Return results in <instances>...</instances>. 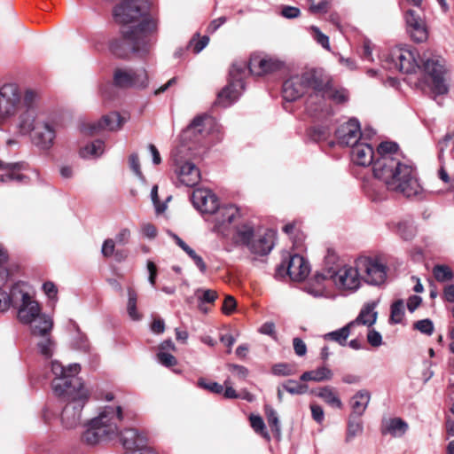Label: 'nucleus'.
Listing matches in <instances>:
<instances>
[{
    "label": "nucleus",
    "mask_w": 454,
    "mask_h": 454,
    "mask_svg": "<svg viewBox=\"0 0 454 454\" xmlns=\"http://www.w3.org/2000/svg\"><path fill=\"white\" fill-rule=\"evenodd\" d=\"M27 325H30L31 333L34 336L41 337L51 333L53 327V320L51 317L42 314Z\"/></svg>",
    "instance_id": "32"
},
{
    "label": "nucleus",
    "mask_w": 454,
    "mask_h": 454,
    "mask_svg": "<svg viewBox=\"0 0 454 454\" xmlns=\"http://www.w3.org/2000/svg\"><path fill=\"white\" fill-rule=\"evenodd\" d=\"M423 70L433 81V90L437 95L448 92L445 75L449 72L445 59L434 55L427 59L423 63Z\"/></svg>",
    "instance_id": "12"
},
{
    "label": "nucleus",
    "mask_w": 454,
    "mask_h": 454,
    "mask_svg": "<svg viewBox=\"0 0 454 454\" xmlns=\"http://www.w3.org/2000/svg\"><path fill=\"white\" fill-rule=\"evenodd\" d=\"M408 430V424L400 418L390 419L386 421L382 434H389L394 437L403 436Z\"/></svg>",
    "instance_id": "34"
},
{
    "label": "nucleus",
    "mask_w": 454,
    "mask_h": 454,
    "mask_svg": "<svg viewBox=\"0 0 454 454\" xmlns=\"http://www.w3.org/2000/svg\"><path fill=\"white\" fill-rule=\"evenodd\" d=\"M311 30L315 33L317 42L325 49L330 50L329 37L324 35L317 27H311Z\"/></svg>",
    "instance_id": "61"
},
{
    "label": "nucleus",
    "mask_w": 454,
    "mask_h": 454,
    "mask_svg": "<svg viewBox=\"0 0 454 454\" xmlns=\"http://www.w3.org/2000/svg\"><path fill=\"white\" fill-rule=\"evenodd\" d=\"M371 401V393L366 389L357 391L350 399L352 413L350 416L361 417Z\"/></svg>",
    "instance_id": "30"
},
{
    "label": "nucleus",
    "mask_w": 454,
    "mask_h": 454,
    "mask_svg": "<svg viewBox=\"0 0 454 454\" xmlns=\"http://www.w3.org/2000/svg\"><path fill=\"white\" fill-rule=\"evenodd\" d=\"M322 85L321 71L316 69L292 75L283 83V98L288 102L295 101L306 93L316 94L317 89Z\"/></svg>",
    "instance_id": "6"
},
{
    "label": "nucleus",
    "mask_w": 454,
    "mask_h": 454,
    "mask_svg": "<svg viewBox=\"0 0 454 454\" xmlns=\"http://www.w3.org/2000/svg\"><path fill=\"white\" fill-rule=\"evenodd\" d=\"M22 109L21 96L16 84L6 83L0 88V120L18 115Z\"/></svg>",
    "instance_id": "14"
},
{
    "label": "nucleus",
    "mask_w": 454,
    "mask_h": 454,
    "mask_svg": "<svg viewBox=\"0 0 454 454\" xmlns=\"http://www.w3.org/2000/svg\"><path fill=\"white\" fill-rule=\"evenodd\" d=\"M130 236V230L128 228H122L116 233L114 239H113L116 242V244L125 246L129 243Z\"/></svg>",
    "instance_id": "58"
},
{
    "label": "nucleus",
    "mask_w": 454,
    "mask_h": 454,
    "mask_svg": "<svg viewBox=\"0 0 454 454\" xmlns=\"http://www.w3.org/2000/svg\"><path fill=\"white\" fill-rule=\"evenodd\" d=\"M376 306V302L366 303L360 310L356 318L349 322L352 327L356 325H366L369 327L373 325L378 316V313L375 311Z\"/></svg>",
    "instance_id": "31"
},
{
    "label": "nucleus",
    "mask_w": 454,
    "mask_h": 454,
    "mask_svg": "<svg viewBox=\"0 0 454 454\" xmlns=\"http://www.w3.org/2000/svg\"><path fill=\"white\" fill-rule=\"evenodd\" d=\"M404 316V305L402 300L395 301L391 306L390 320L395 324L402 322Z\"/></svg>",
    "instance_id": "46"
},
{
    "label": "nucleus",
    "mask_w": 454,
    "mask_h": 454,
    "mask_svg": "<svg viewBox=\"0 0 454 454\" xmlns=\"http://www.w3.org/2000/svg\"><path fill=\"white\" fill-rule=\"evenodd\" d=\"M327 6L328 0H310L309 10L313 13L325 12Z\"/></svg>",
    "instance_id": "59"
},
{
    "label": "nucleus",
    "mask_w": 454,
    "mask_h": 454,
    "mask_svg": "<svg viewBox=\"0 0 454 454\" xmlns=\"http://www.w3.org/2000/svg\"><path fill=\"white\" fill-rule=\"evenodd\" d=\"M185 150V146L182 145L172 153L175 164L177 166L176 174L179 181L185 186H194L200 180V172L194 163L190 161L183 162L179 153Z\"/></svg>",
    "instance_id": "18"
},
{
    "label": "nucleus",
    "mask_w": 454,
    "mask_h": 454,
    "mask_svg": "<svg viewBox=\"0 0 454 454\" xmlns=\"http://www.w3.org/2000/svg\"><path fill=\"white\" fill-rule=\"evenodd\" d=\"M407 30L411 37L418 43L423 42L427 37L426 25L420 15L414 10H408L405 14Z\"/></svg>",
    "instance_id": "24"
},
{
    "label": "nucleus",
    "mask_w": 454,
    "mask_h": 454,
    "mask_svg": "<svg viewBox=\"0 0 454 454\" xmlns=\"http://www.w3.org/2000/svg\"><path fill=\"white\" fill-rule=\"evenodd\" d=\"M273 247V234L269 231L263 235L254 237L247 248L254 254L266 255L272 250Z\"/></svg>",
    "instance_id": "29"
},
{
    "label": "nucleus",
    "mask_w": 454,
    "mask_h": 454,
    "mask_svg": "<svg viewBox=\"0 0 454 454\" xmlns=\"http://www.w3.org/2000/svg\"><path fill=\"white\" fill-rule=\"evenodd\" d=\"M214 214V231L226 236V229L239 216V209L234 205H225L223 207L218 205V208Z\"/></svg>",
    "instance_id": "22"
},
{
    "label": "nucleus",
    "mask_w": 454,
    "mask_h": 454,
    "mask_svg": "<svg viewBox=\"0 0 454 454\" xmlns=\"http://www.w3.org/2000/svg\"><path fill=\"white\" fill-rule=\"evenodd\" d=\"M186 254L193 260L194 263L199 268V270L202 273H205L207 270V265L204 262L202 257L197 254V253L192 248H190V250H188Z\"/></svg>",
    "instance_id": "63"
},
{
    "label": "nucleus",
    "mask_w": 454,
    "mask_h": 454,
    "mask_svg": "<svg viewBox=\"0 0 454 454\" xmlns=\"http://www.w3.org/2000/svg\"><path fill=\"white\" fill-rule=\"evenodd\" d=\"M418 53L411 47L400 46L393 49L385 60L387 69H394L404 74H411L419 67Z\"/></svg>",
    "instance_id": "9"
},
{
    "label": "nucleus",
    "mask_w": 454,
    "mask_h": 454,
    "mask_svg": "<svg viewBox=\"0 0 454 454\" xmlns=\"http://www.w3.org/2000/svg\"><path fill=\"white\" fill-rule=\"evenodd\" d=\"M397 150H398V145L396 143L382 142L378 146L377 153H378L379 157H381V156L399 157Z\"/></svg>",
    "instance_id": "43"
},
{
    "label": "nucleus",
    "mask_w": 454,
    "mask_h": 454,
    "mask_svg": "<svg viewBox=\"0 0 454 454\" xmlns=\"http://www.w3.org/2000/svg\"><path fill=\"white\" fill-rule=\"evenodd\" d=\"M310 271L309 262L301 255L294 254L289 260L277 268V273L283 275L285 272L293 281H301L307 278Z\"/></svg>",
    "instance_id": "19"
},
{
    "label": "nucleus",
    "mask_w": 454,
    "mask_h": 454,
    "mask_svg": "<svg viewBox=\"0 0 454 454\" xmlns=\"http://www.w3.org/2000/svg\"><path fill=\"white\" fill-rule=\"evenodd\" d=\"M39 95L33 90H27L23 99L21 98L22 109L17 119L16 128L22 135L28 134L32 129V122L37 118V105Z\"/></svg>",
    "instance_id": "13"
},
{
    "label": "nucleus",
    "mask_w": 454,
    "mask_h": 454,
    "mask_svg": "<svg viewBox=\"0 0 454 454\" xmlns=\"http://www.w3.org/2000/svg\"><path fill=\"white\" fill-rule=\"evenodd\" d=\"M9 277L8 270L4 268L0 269V312H6L11 306H14L18 302V294H20V286L14 285L10 292H6L3 287Z\"/></svg>",
    "instance_id": "23"
},
{
    "label": "nucleus",
    "mask_w": 454,
    "mask_h": 454,
    "mask_svg": "<svg viewBox=\"0 0 454 454\" xmlns=\"http://www.w3.org/2000/svg\"><path fill=\"white\" fill-rule=\"evenodd\" d=\"M105 149L104 142L101 140H95L92 143L87 145L84 146L80 153L81 156L83 158H89V157H99L103 154Z\"/></svg>",
    "instance_id": "38"
},
{
    "label": "nucleus",
    "mask_w": 454,
    "mask_h": 454,
    "mask_svg": "<svg viewBox=\"0 0 454 454\" xmlns=\"http://www.w3.org/2000/svg\"><path fill=\"white\" fill-rule=\"evenodd\" d=\"M372 170L374 176L390 191L406 197L415 196L421 191L415 169L411 165L403 163L399 157H378L373 162Z\"/></svg>",
    "instance_id": "3"
},
{
    "label": "nucleus",
    "mask_w": 454,
    "mask_h": 454,
    "mask_svg": "<svg viewBox=\"0 0 454 454\" xmlns=\"http://www.w3.org/2000/svg\"><path fill=\"white\" fill-rule=\"evenodd\" d=\"M151 200L157 213H161L166 209V205L160 202L158 196V185H153L151 191Z\"/></svg>",
    "instance_id": "62"
},
{
    "label": "nucleus",
    "mask_w": 454,
    "mask_h": 454,
    "mask_svg": "<svg viewBox=\"0 0 454 454\" xmlns=\"http://www.w3.org/2000/svg\"><path fill=\"white\" fill-rule=\"evenodd\" d=\"M122 419L120 406L105 407L99 414L88 421L86 430L82 434V440L90 445L112 439L118 433V422Z\"/></svg>",
    "instance_id": "4"
},
{
    "label": "nucleus",
    "mask_w": 454,
    "mask_h": 454,
    "mask_svg": "<svg viewBox=\"0 0 454 454\" xmlns=\"http://www.w3.org/2000/svg\"><path fill=\"white\" fill-rule=\"evenodd\" d=\"M74 327L76 329V334L73 340L74 347L79 350L89 351L90 344L86 335L80 332L75 323H74Z\"/></svg>",
    "instance_id": "47"
},
{
    "label": "nucleus",
    "mask_w": 454,
    "mask_h": 454,
    "mask_svg": "<svg viewBox=\"0 0 454 454\" xmlns=\"http://www.w3.org/2000/svg\"><path fill=\"white\" fill-rule=\"evenodd\" d=\"M433 274L439 282H445L453 278V272L447 265H435L433 269Z\"/></svg>",
    "instance_id": "44"
},
{
    "label": "nucleus",
    "mask_w": 454,
    "mask_h": 454,
    "mask_svg": "<svg viewBox=\"0 0 454 454\" xmlns=\"http://www.w3.org/2000/svg\"><path fill=\"white\" fill-rule=\"evenodd\" d=\"M237 306L236 300L231 295H226L222 306V311L225 315L231 314Z\"/></svg>",
    "instance_id": "60"
},
{
    "label": "nucleus",
    "mask_w": 454,
    "mask_h": 454,
    "mask_svg": "<svg viewBox=\"0 0 454 454\" xmlns=\"http://www.w3.org/2000/svg\"><path fill=\"white\" fill-rule=\"evenodd\" d=\"M367 340L372 347H380L382 344V336L376 330L372 329L368 332Z\"/></svg>",
    "instance_id": "64"
},
{
    "label": "nucleus",
    "mask_w": 454,
    "mask_h": 454,
    "mask_svg": "<svg viewBox=\"0 0 454 454\" xmlns=\"http://www.w3.org/2000/svg\"><path fill=\"white\" fill-rule=\"evenodd\" d=\"M247 73L245 61H237L232 64L230 69L229 83L218 92L215 105L225 108L239 99L245 88L244 79L247 77Z\"/></svg>",
    "instance_id": "7"
},
{
    "label": "nucleus",
    "mask_w": 454,
    "mask_h": 454,
    "mask_svg": "<svg viewBox=\"0 0 454 454\" xmlns=\"http://www.w3.org/2000/svg\"><path fill=\"white\" fill-rule=\"evenodd\" d=\"M129 168L135 173V175L143 182H145V178L140 168L139 158L137 153H132L129 158Z\"/></svg>",
    "instance_id": "52"
},
{
    "label": "nucleus",
    "mask_w": 454,
    "mask_h": 454,
    "mask_svg": "<svg viewBox=\"0 0 454 454\" xmlns=\"http://www.w3.org/2000/svg\"><path fill=\"white\" fill-rule=\"evenodd\" d=\"M213 125L214 120L211 117L207 115L197 116L192 120L191 124L184 130V136L197 137L200 135L201 137H205L209 133Z\"/></svg>",
    "instance_id": "28"
},
{
    "label": "nucleus",
    "mask_w": 454,
    "mask_h": 454,
    "mask_svg": "<svg viewBox=\"0 0 454 454\" xmlns=\"http://www.w3.org/2000/svg\"><path fill=\"white\" fill-rule=\"evenodd\" d=\"M31 142L41 151L51 150L57 137V124L51 120H35L32 122Z\"/></svg>",
    "instance_id": "11"
},
{
    "label": "nucleus",
    "mask_w": 454,
    "mask_h": 454,
    "mask_svg": "<svg viewBox=\"0 0 454 454\" xmlns=\"http://www.w3.org/2000/svg\"><path fill=\"white\" fill-rule=\"evenodd\" d=\"M39 338L40 340L36 343L39 353L45 358H51L56 348V343L51 338V333Z\"/></svg>",
    "instance_id": "36"
},
{
    "label": "nucleus",
    "mask_w": 454,
    "mask_h": 454,
    "mask_svg": "<svg viewBox=\"0 0 454 454\" xmlns=\"http://www.w3.org/2000/svg\"><path fill=\"white\" fill-rule=\"evenodd\" d=\"M317 278L331 279L336 287L340 290L356 292L361 286V275L357 265H340L333 263L327 267L325 275H318Z\"/></svg>",
    "instance_id": "8"
},
{
    "label": "nucleus",
    "mask_w": 454,
    "mask_h": 454,
    "mask_svg": "<svg viewBox=\"0 0 454 454\" xmlns=\"http://www.w3.org/2000/svg\"><path fill=\"white\" fill-rule=\"evenodd\" d=\"M321 81L323 85L317 89L316 94H309L306 100V110L312 116H317L320 113L327 114L331 113L327 100H332L336 104H342L348 100V92L342 88H334L330 78L322 72Z\"/></svg>",
    "instance_id": "5"
},
{
    "label": "nucleus",
    "mask_w": 454,
    "mask_h": 454,
    "mask_svg": "<svg viewBox=\"0 0 454 454\" xmlns=\"http://www.w3.org/2000/svg\"><path fill=\"white\" fill-rule=\"evenodd\" d=\"M316 395L324 402H325L328 405L333 408L340 409L342 407V402L339 398L337 392L333 387L330 386L318 388Z\"/></svg>",
    "instance_id": "35"
},
{
    "label": "nucleus",
    "mask_w": 454,
    "mask_h": 454,
    "mask_svg": "<svg viewBox=\"0 0 454 454\" xmlns=\"http://www.w3.org/2000/svg\"><path fill=\"white\" fill-rule=\"evenodd\" d=\"M80 370L79 364L66 367L58 361L51 362V371L55 375L51 386L54 394L67 403L61 413V422L67 429L81 424L82 411L90 398V391L77 377Z\"/></svg>",
    "instance_id": "2"
},
{
    "label": "nucleus",
    "mask_w": 454,
    "mask_h": 454,
    "mask_svg": "<svg viewBox=\"0 0 454 454\" xmlns=\"http://www.w3.org/2000/svg\"><path fill=\"white\" fill-rule=\"evenodd\" d=\"M312 372L315 382L330 380L333 377V371L325 365L312 370Z\"/></svg>",
    "instance_id": "50"
},
{
    "label": "nucleus",
    "mask_w": 454,
    "mask_h": 454,
    "mask_svg": "<svg viewBox=\"0 0 454 454\" xmlns=\"http://www.w3.org/2000/svg\"><path fill=\"white\" fill-rule=\"evenodd\" d=\"M415 329L422 333L430 335L434 331V325L430 319L419 320L414 324Z\"/></svg>",
    "instance_id": "56"
},
{
    "label": "nucleus",
    "mask_w": 454,
    "mask_h": 454,
    "mask_svg": "<svg viewBox=\"0 0 454 454\" xmlns=\"http://www.w3.org/2000/svg\"><path fill=\"white\" fill-rule=\"evenodd\" d=\"M356 416H349L346 434V442H349L353 439L361 434L364 430L363 424L360 420L356 419Z\"/></svg>",
    "instance_id": "39"
},
{
    "label": "nucleus",
    "mask_w": 454,
    "mask_h": 454,
    "mask_svg": "<svg viewBox=\"0 0 454 454\" xmlns=\"http://www.w3.org/2000/svg\"><path fill=\"white\" fill-rule=\"evenodd\" d=\"M149 7L148 0H125L114 8L115 20L122 25V36L110 42L114 55L126 58L132 52L142 57L150 51L156 23L148 15Z\"/></svg>",
    "instance_id": "1"
},
{
    "label": "nucleus",
    "mask_w": 454,
    "mask_h": 454,
    "mask_svg": "<svg viewBox=\"0 0 454 454\" xmlns=\"http://www.w3.org/2000/svg\"><path fill=\"white\" fill-rule=\"evenodd\" d=\"M114 81L116 86L121 88H146L149 80L145 68L130 69L119 68L114 74Z\"/></svg>",
    "instance_id": "15"
},
{
    "label": "nucleus",
    "mask_w": 454,
    "mask_h": 454,
    "mask_svg": "<svg viewBox=\"0 0 454 454\" xmlns=\"http://www.w3.org/2000/svg\"><path fill=\"white\" fill-rule=\"evenodd\" d=\"M18 301H20V304L18 306L17 317L20 323L25 325L32 323L42 315L39 303L21 288L18 294Z\"/></svg>",
    "instance_id": "20"
},
{
    "label": "nucleus",
    "mask_w": 454,
    "mask_h": 454,
    "mask_svg": "<svg viewBox=\"0 0 454 454\" xmlns=\"http://www.w3.org/2000/svg\"><path fill=\"white\" fill-rule=\"evenodd\" d=\"M121 442L126 450L124 454H154L147 446V437L135 428H127L121 433Z\"/></svg>",
    "instance_id": "17"
},
{
    "label": "nucleus",
    "mask_w": 454,
    "mask_h": 454,
    "mask_svg": "<svg viewBox=\"0 0 454 454\" xmlns=\"http://www.w3.org/2000/svg\"><path fill=\"white\" fill-rule=\"evenodd\" d=\"M157 360L160 364H162L166 367H171L173 365H176L177 363V361L174 356H172L168 352H165V351L158 352Z\"/></svg>",
    "instance_id": "54"
},
{
    "label": "nucleus",
    "mask_w": 454,
    "mask_h": 454,
    "mask_svg": "<svg viewBox=\"0 0 454 454\" xmlns=\"http://www.w3.org/2000/svg\"><path fill=\"white\" fill-rule=\"evenodd\" d=\"M361 281H364L368 285L380 286L387 279V266L376 257L362 256L356 260Z\"/></svg>",
    "instance_id": "10"
},
{
    "label": "nucleus",
    "mask_w": 454,
    "mask_h": 454,
    "mask_svg": "<svg viewBox=\"0 0 454 454\" xmlns=\"http://www.w3.org/2000/svg\"><path fill=\"white\" fill-rule=\"evenodd\" d=\"M283 388L292 395H302L308 391V386L295 380H289L282 385Z\"/></svg>",
    "instance_id": "48"
},
{
    "label": "nucleus",
    "mask_w": 454,
    "mask_h": 454,
    "mask_svg": "<svg viewBox=\"0 0 454 454\" xmlns=\"http://www.w3.org/2000/svg\"><path fill=\"white\" fill-rule=\"evenodd\" d=\"M228 370L239 380H245L248 375V369L243 365L230 364Z\"/></svg>",
    "instance_id": "57"
},
{
    "label": "nucleus",
    "mask_w": 454,
    "mask_h": 454,
    "mask_svg": "<svg viewBox=\"0 0 454 454\" xmlns=\"http://www.w3.org/2000/svg\"><path fill=\"white\" fill-rule=\"evenodd\" d=\"M193 206L203 214H214L218 208L219 200L209 189L198 188L192 194Z\"/></svg>",
    "instance_id": "21"
},
{
    "label": "nucleus",
    "mask_w": 454,
    "mask_h": 454,
    "mask_svg": "<svg viewBox=\"0 0 454 454\" xmlns=\"http://www.w3.org/2000/svg\"><path fill=\"white\" fill-rule=\"evenodd\" d=\"M267 421L271 430L277 436H280L281 428L277 411L270 406L265 407Z\"/></svg>",
    "instance_id": "41"
},
{
    "label": "nucleus",
    "mask_w": 454,
    "mask_h": 454,
    "mask_svg": "<svg viewBox=\"0 0 454 454\" xmlns=\"http://www.w3.org/2000/svg\"><path fill=\"white\" fill-rule=\"evenodd\" d=\"M137 294L132 288L128 289V304L127 311L132 320L138 321L141 319V315L137 309Z\"/></svg>",
    "instance_id": "40"
},
{
    "label": "nucleus",
    "mask_w": 454,
    "mask_h": 454,
    "mask_svg": "<svg viewBox=\"0 0 454 454\" xmlns=\"http://www.w3.org/2000/svg\"><path fill=\"white\" fill-rule=\"evenodd\" d=\"M201 293L200 296H198L201 302L213 303L217 298V293L211 289H198L196 294Z\"/></svg>",
    "instance_id": "55"
},
{
    "label": "nucleus",
    "mask_w": 454,
    "mask_h": 454,
    "mask_svg": "<svg viewBox=\"0 0 454 454\" xmlns=\"http://www.w3.org/2000/svg\"><path fill=\"white\" fill-rule=\"evenodd\" d=\"M254 237V225L250 223H245L238 226L234 239L238 245L246 246L247 247Z\"/></svg>",
    "instance_id": "33"
},
{
    "label": "nucleus",
    "mask_w": 454,
    "mask_h": 454,
    "mask_svg": "<svg viewBox=\"0 0 454 454\" xmlns=\"http://www.w3.org/2000/svg\"><path fill=\"white\" fill-rule=\"evenodd\" d=\"M375 153L372 146L366 142H359L352 147V161L359 166L366 167L373 165Z\"/></svg>",
    "instance_id": "27"
},
{
    "label": "nucleus",
    "mask_w": 454,
    "mask_h": 454,
    "mask_svg": "<svg viewBox=\"0 0 454 454\" xmlns=\"http://www.w3.org/2000/svg\"><path fill=\"white\" fill-rule=\"evenodd\" d=\"M116 242L113 239H106L104 240L101 247V254L105 258H110L116 251Z\"/></svg>",
    "instance_id": "53"
},
{
    "label": "nucleus",
    "mask_w": 454,
    "mask_h": 454,
    "mask_svg": "<svg viewBox=\"0 0 454 454\" xmlns=\"http://www.w3.org/2000/svg\"><path fill=\"white\" fill-rule=\"evenodd\" d=\"M374 135L375 131L372 129H365L362 133L359 121L356 119H350L341 124L335 131V136L340 145L352 147L358 144L362 137H370Z\"/></svg>",
    "instance_id": "16"
},
{
    "label": "nucleus",
    "mask_w": 454,
    "mask_h": 454,
    "mask_svg": "<svg viewBox=\"0 0 454 454\" xmlns=\"http://www.w3.org/2000/svg\"><path fill=\"white\" fill-rule=\"evenodd\" d=\"M281 63L272 59L262 58L260 56H252L248 65L247 64V75H263L278 70Z\"/></svg>",
    "instance_id": "25"
},
{
    "label": "nucleus",
    "mask_w": 454,
    "mask_h": 454,
    "mask_svg": "<svg viewBox=\"0 0 454 454\" xmlns=\"http://www.w3.org/2000/svg\"><path fill=\"white\" fill-rule=\"evenodd\" d=\"M397 232L403 239L409 240L415 235V228L412 223L403 221L397 224Z\"/></svg>",
    "instance_id": "49"
},
{
    "label": "nucleus",
    "mask_w": 454,
    "mask_h": 454,
    "mask_svg": "<svg viewBox=\"0 0 454 454\" xmlns=\"http://www.w3.org/2000/svg\"><path fill=\"white\" fill-rule=\"evenodd\" d=\"M124 122L125 119L121 118L118 113L113 112L105 115L97 123L90 124L88 126V133L93 135L102 129L114 131L119 129Z\"/></svg>",
    "instance_id": "26"
},
{
    "label": "nucleus",
    "mask_w": 454,
    "mask_h": 454,
    "mask_svg": "<svg viewBox=\"0 0 454 454\" xmlns=\"http://www.w3.org/2000/svg\"><path fill=\"white\" fill-rule=\"evenodd\" d=\"M352 328V325L348 323L342 328H340L336 331L328 333L324 335L325 340H333L337 343H339L341 346H344L347 342V340L350 334V329Z\"/></svg>",
    "instance_id": "37"
},
{
    "label": "nucleus",
    "mask_w": 454,
    "mask_h": 454,
    "mask_svg": "<svg viewBox=\"0 0 454 454\" xmlns=\"http://www.w3.org/2000/svg\"><path fill=\"white\" fill-rule=\"evenodd\" d=\"M198 386L201 388L207 389L209 392L215 393V394H221L223 391V386L215 382V381H207L205 379L200 378L198 380Z\"/></svg>",
    "instance_id": "51"
},
{
    "label": "nucleus",
    "mask_w": 454,
    "mask_h": 454,
    "mask_svg": "<svg viewBox=\"0 0 454 454\" xmlns=\"http://www.w3.org/2000/svg\"><path fill=\"white\" fill-rule=\"evenodd\" d=\"M319 274H317L315 276V284L313 283H309L306 285L305 286V291L311 294L312 296L314 297H323L325 295V286H323L322 282L325 280V279H322V278H317V277L318 276Z\"/></svg>",
    "instance_id": "42"
},
{
    "label": "nucleus",
    "mask_w": 454,
    "mask_h": 454,
    "mask_svg": "<svg viewBox=\"0 0 454 454\" xmlns=\"http://www.w3.org/2000/svg\"><path fill=\"white\" fill-rule=\"evenodd\" d=\"M249 419H250L251 427H253V429L257 434H260L262 437L269 440L270 435L265 428V424H264L262 418L259 415L252 414L250 416Z\"/></svg>",
    "instance_id": "45"
}]
</instances>
